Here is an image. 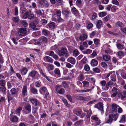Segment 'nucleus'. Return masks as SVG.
<instances>
[{
    "instance_id": "nucleus-1",
    "label": "nucleus",
    "mask_w": 126,
    "mask_h": 126,
    "mask_svg": "<svg viewBox=\"0 0 126 126\" xmlns=\"http://www.w3.org/2000/svg\"><path fill=\"white\" fill-rule=\"evenodd\" d=\"M119 115V114L117 113L110 114L109 116V118L105 119V123H106L111 124L113 121V118H114V121H116Z\"/></svg>"
},
{
    "instance_id": "nucleus-2",
    "label": "nucleus",
    "mask_w": 126,
    "mask_h": 126,
    "mask_svg": "<svg viewBox=\"0 0 126 126\" xmlns=\"http://www.w3.org/2000/svg\"><path fill=\"white\" fill-rule=\"evenodd\" d=\"M58 51V53L60 56H65L66 57L68 56V51L66 48L62 47L61 49L59 50Z\"/></svg>"
},
{
    "instance_id": "nucleus-3",
    "label": "nucleus",
    "mask_w": 126,
    "mask_h": 126,
    "mask_svg": "<svg viewBox=\"0 0 126 126\" xmlns=\"http://www.w3.org/2000/svg\"><path fill=\"white\" fill-rule=\"evenodd\" d=\"M38 74V73L36 71L33 70L29 73L28 77H30L34 79H38V78L37 76Z\"/></svg>"
},
{
    "instance_id": "nucleus-4",
    "label": "nucleus",
    "mask_w": 126,
    "mask_h": 126,
    "mask_svg": "<svg viewBox=\"0 0 126 126\" xmlns=\"http://www.w3.org/2000/svg\"><path fill=\"white\" fill-rule=\"evenodd\" d=\"M30 101L32 105L34 106H40L41 105V104L38 100L35 98L31 99H30Z\"/></svg>"
},
{
    "instance_id": "nucleus-5",
    "label": "nucleus",
    "mask_w": 126,
    "mask_h": 126,
    "mask_svg": "<svg viewBox=\"0 0 126 126\" xmlns=\"http://www.w3.org/2000/svg\"><path fill=\"white\" fill-rule=\"evenodd\" d=\"M13 112H11L9 116V118L10 121L13 123H16L17 122L18 120V117L16 116L13 115Z\"/></svg>"
},
{
    "instance_id": "nucleus-6",
    "label": "nucleus",
    "mask_w": 126,
    "mask_h": 126,
    "mask_svg": "<svg viewBox=\"0 0 126 126\" xmlns=\"http://www.w3.org/2000/svg\"><path fill=\"white\" fill-rule=\"evenodd\" d=\"M27 31L25 28H20L18 32V35L21 36H24L26 34Z\"/></svg>"
},
{
    "instance_id": "nucleus-7",
    "label": "nucleus",
    "mask_w": 126,
    "mask_h": 126,
    "mask_svg": "<svg viewBox=\"0 0 126 126\" xmlns=\"http://www.w3.org/2000/svg\"><path fill=\"white\" fill-rule=\"evenodd\" d=\"M28 87L26 85H24L22 89V97H24L28 95Z\"/></svg>"
},
{
    "instance_id": "nucleus-8",
    "label": "nucleus",
    "mask_w": 126,
    "mask_h": 126,
    "mask_svg": "<svg viewBox=\"0 0 126 126\" xmlns=\"http://www.w3.org/2000/svg\"><path fill=\"white\" fill-rule=\"evenodd\" d=\"M91 119L96 122L95 123V126L99 125L100 124L101 122L100 120L98 119L96 115H94L92 116L91 117Z\"/></svg>"
},
{
    "instance_id": "nucleus-9",
    "label": "nucleus",
    "mask_w": 126,
    "mask_h": 126,
    "mask_svg": "<svg viewBox=\"0 0 126 126\" xmlns=\"http://www.w3.org/2000/svg\"><path fill=\"white\" fill-rule=\"evenodd\" d=\"M62 14L66 18L68 17L71 14L70 11L67 10H63L62 11Z\"/></svg>"
},
{
    "instance_id": "nucleus-10",
    "label": "nucleus",
    "mask_w": 126,
    "mask_h": 126,
    "mask_svg": "<svg viewBox=\"0 0 126 126\" xmlns=\"http://www.w3.org/2000/svg\"><path fill=\"white\" fill-rule=\"evenodd\" d=\"M94 107L98 109L99 110L101 111H102L103 110V104L102 103L99 102L98 103L96 104L95 105Z\"/></svg>"
},
{
    "instance_id": "nucleus-11",
    "label": "nucleus",
    "mask_w": 126,
    "mask_h": 126,
    "mask_svg": "<svg viewBox=\"0 0 126 126\" xmlns=\"http://www.w3.org/2000/svg\"><path fill=\"white\" fill-rule=\"evenodd\" d=\"M113 82L111 81H110L106 83L105 87L104 88V90L106 91L108 90L109 88V87H110L112 85H113Z\"/></svg>"
},
{
    "instance_id": "nucleus-12",
    "label": "nucleus",
    "mask_w": 126,
    "mask_h": 126,
    "mask_svg": "<svg viewBox=\"0 0 126 126\" xmlns=\"http://www.w3.org/2000/svg\"><path fill=\"white\" fill-rule=\"evenodd\" d=\"M84 111L87 112L86 117L87 118H90L92 114V112L91 110H87L85 109H83Z\"/></svg>"
},
{
    "instance_id": "nucleus-13",
    "label": "nucleus",
    "mask_w": 126,
    "mask_h": 126,
    "mask_svg": "<svg viewBox=\"0 0 126 126\" xmlns=\"http://www.w3.org/2000/svg\"><path fill=\"white\" fill-rule=\"evenodd\" d=\"M30 91L31 93L33 94H38L37 90L34 87H31Z\"/></svg>"
},
{
    "instance_id": "nucleus-14",
    "label": "nucleus",
    "mask_w": 126,
    "mask_h": 126,
    "mask_svg": "<svg viewBox=\"0 0 126 126\" xmlns=\"http://www.w3.org/2000/svg\"><path fill=\"white\" fill-rule=\"evenodd\" d=\"M28 71V69L26 67H22L20 70L21 74L22 75L26 74Z\"/></svg>"
},
{
    "instance_id": "nucleus-15",
    "label": "nucleus",
    "mask_w": 126,
    "mask_h": 126,
    "mask_svg": "<svg viewBox=\"0 0 126 126\" xmlns=\"http://www.w3.org/2000/svg\"><path fill=\"white\" fill-rule=\"evenodd\" d=\"M119 106L114 103L111 105V110L113 112H116L117 111V108Z\"/></svg>"
},
{
    "instance_id": "nucleus-16",
    "label": "nucleus",
    "mask_w": 126,
    "mask_h": 126,
    "mask_svg": "<svg viewBox=\"0 0 126 126\" xmlns=\"http://www.w3.org/2000/svg\"><path fill=\"white\" fill-rule=\"evenodd\" d=\"M24 108L26 110L28 111L29 113L30 112L31 110V105L29 103H26L24 106Z\"/></svg>"
},
{
    "instance_id": "nucleus-17",
    "label": "nucleus",
    "mask_w": 126,
    "mask_h": 126,
    "mask_svg": "<svg viewBox=\"0 0 126 126\" xmlns=\"http://www.w3.org/2000/svg\"><path fill=\"white\" fill-rule=\"evenodd\" d=\"M90 64L92 66H95L97 65L98 62L96 59H93L91 61Z\"/></svg>"
},
{
    "instance_id": "nucleus-18",
    "label": "nucleus",
    "mask_w": 126,
    "mask_h": 126,
    "mask_svg": "<svg viewBox=\"0 0 126 126\" xmlns=\"http://www.w3.org/2000/svg\"><path fill=\"white\" fill-rule=\"evenodd\" d=\"M68 62L70 63L73 64H74L75 63L76 60L75 59L72 57H69L67 60Z\"/></svg>"
},
{
    "instance_id": "nucleus-19",
    "label": "nucleus",
    "mask_w": 126,
    "mask_h": 126,
    "mask_svg": "<svg viewBox=\"0 0 126 126\" xmlns=\"http://www.w3.org/2000/svg\"><path fill=\"white\" fill-rule=\"evenodd\" d=\"M7 96L8 98V102H9L13 99L14 97L12 95V94H10L9 90L7 91Z\"/></svg>"
},
{
    "instance_id": "nucleus-20",
    "label": "nucleus",
    "mask_w": 126,
    "mask_h": 126,
    "mask_svg": "<svg viewBox=\"0 0 126 126\" xmlns=\"http://www.w3.org/2000/svg\"><path fill=\"white\" fill-rule=\"evenodd\" d=\"M96 27L98 29H100L102 26L103 23L101 20H98L96 21Z\"/></svg>"
},
{
    "instance_id": "nucleus-21",
    "label": "nucleus",
    "mask_w": 126,
    "mask_h": 126,
    "mask_svg": "<svg viewBox=\"0 0 126 126\" xmlns=\"http://www.w3.org/2000/svg\"><path fill=\"white\" fill-rule=\"evenodd\" d=\"M87 34H82L79 37V39L80 40L84 41L87 38Z\"/></svg>"
},
{
    "instance_id": "nucleus-22",
    "label": "nucleus",
    "mask_w": 126,
    "mask_h": 126,
    "mask_svg": "<svg viewBox=\"0 0 126 126\" xmlns=\"http://www.w3.org/2000/svg\"><path fill=\"white\" fill-rule=\"evenodd\" d=\"M11 94L12 95H16L18 94V92L17 90L15 88H12L10 90Z\"/></svg>"
},
{
    "instance_id": "nucleus-23",
    "label": "nucleus",
    "mask_w": 126,
    "mask_h": 126,
    "mask_svg": "<svg viewBox=\"0 0 126 126\" xmlns=\"http://www.w3.org/2000/svg\"><path fill=\"white\" fill-rule=\"evenodd\" d=\"M39 41L44 43H46L47 41V38L44 36H42L40 37L38 39Z\"/></svg>"
},
{
    "instance_id": "nucleus-24",
    "label": "nucleus",
    "mask_w": 126,
    "mask_h": 126,
    "mask_svg": "<svg viewBox=\"0 0 126 126\" xmlns=\"http://www.w3.org/2000/svg\"><path fill=\"white\" fill-rule=\"evenodd\" d=\"M44 60H46L47 62L52 63L53 60L50 57L48 56H45L44 58Z\"/></svg>"
},
{
    "instance_id": "nucleus-25",
    "label": "nucleus",
    "mask_w": 126,
    "mask_h": 126,
    "mask_svg": "<svg viewBox=\"0 0 126 126\" xmlns=\"http://www.w3.org/2000/svg\"><path fill=\"white\" fill-rule=\"evenodd\" d=\"M116 25V26L121 28H122V27H123L125 26L124 24L122 22L119 21L117 22Z\"/></svg>"
},
{
    "instance_id": "nucleus-26",
    "label": "nucleus",
    "mask_w": 126,
    "mask_h": 126,
    "mask_svg": "<svg viewBox=\"0 0 126 126\" xmlns=\"http://www.w3.org/2000/svg\"><path fill=\"white\" fill-rule=\"evenodd\" d=\"M94 43L95 45L98 46L100 45V40L98 39L95 38L93 39Z\"/></svg>"
},
{
    "instance_id": "nucleus-27",
    "label": "nucleus",
    "mask_w": 126,
    "mask_h": 126,
    "mask_svg": "<svg viewBox=\"0 0 126 126\" xmlns=\"http://www.w3.org/2000/svg\"><path fill=\"white\" fill-rule=\"evenodd\" d=\"M80 53L79 52L77 49H74L73 52V56H74L75 57H76Z\"/></svg>"
},
{
    "instance_id": "nucleus-28",
    "label": "nucleus",
    "mask_w": 126,
    "mask_h": 126,
    "mask_svg": "<svg viewBox=\"0 0 126 126\" xmlns=\"http://www.w3.org/2000/svg\"><path fill=\"white\" fill-rule=\"evenodd\" d=\"M111 19V16L110 15H107L104 18V20L105 22H106L110 20Z\"/></svg>"
},
{
    "instance_id": "nucleus-29",
    "label": "nucleus",
    "mask_w": 126,
    "mask_h": 126,
    "mask_svg": "<svg viewBox=\"0 0 126 126\" xmlns=\"http://www.w3.org/2000/svg\"><path fill=\"white\" fill-rule=\"evenodd\" d=\"M92 52V50L89 49H87L85 50L82 51V53L85 54H90Z\"/></svg>"
},
{
    "instance_id": "nucleus-30",
    "label": "nucleus",
    "mask_w": 126,
    "mask_h": 126,
    "mask_svg": "<svg viewBox=\"0 0 126 126\" xmlns=\"http://www.w3.org/2000/svg\"><path fill=\"white\" fill-rule=\"evenodd\" d=\"M117 54L119 58L121 59L124 56V53L122 51H120L117 52Z\"/></svg>"
},
{
    "instance_id": "nucleus-31",
    "label": "nucleus",
    "mask_w": 126,
    "mask_h": 126,
    "mask_svg": "<svg viewBox=\"0 0 126 126\" xmlns=\"http://www.w3.org/2000/svg\"><path fill=\"white\" fill-rule=\"evenodd\" d=\"M116 45L117 48L120 50H122L124 49V46L120 43H117Z\"/></svg>"
},
{
    "instance_id": "nucleus-32",
    "label": "nucleus",
    "mask_w": 126,
    "mask_h": 126,
    "mask_svg": "<svg viewBox=\"0 0 126 126\" xmlns=\"http://www.w3.org/2000/svg\"><path fill=\"white\" fill-rule=\"evenodd\" d=\"M103 59L104 61H108L110 60V57L109 55H103Z\"/></svg>"
},
{
    "instance_id": "nucleus-33",
    "label": "nucleus",
    "mask_w": 126,
    "mask_h": 126,
    "mask_svg": "<svg viewBox=\"0 0 126 126\" xmlns=\"http://www.w3.org/2000/svg\"><path fill=\"white\" fill-rule=\"evenodd\" d=\"M76 98L77 99L79 100H81L83 101H86L87 100V98L86 97H83L78 95L76 96Z\"/></svg>"
},
{
    "instance_id": "nucleus-34",
    "label": "nucleus",
    "mask_w": 126,
    "mask_h": 126,
    "mask_svg": "<svg viewBox=\"0 0 126 126\" xmlns=\"http://www.w3.org/2000/svg\"><path fill=\"white\" fill-rule=\"evenodd\" d=\"M72 12L75 15H77L79 13V11L75 7H73L71 9Z\"/></svg>"
},
{
    "instance_id": "nucleus-35",
    "label": "nucleus",
    "mask_w": 126,
    "mask_h": 126,
    "mask_svg": "<svg viewBox=\"0 0 126 126\" xmlns=\"http://www.w3.org/2000/svg\"><path fill=\"white\" fill-rule=\"evenodd\" d=\"M62 100L64 105L67 107L68 108H69L70 107V105L68 103L67 101L65 99L63 98L62 99Z\"/></svg>"
},
{
    "instance_id": "nucleus-36",
    "label": "nucleus",
    "mask_w": 126,
    "mask_h": 126,
    "mask_svg": "<svg viewBox=\"0 0 126 126\" xmlns=\"http://www.w3.org/2000/svg\"><path fill=\"white\" fill-rule=\"evenodd\" d=\"M54 73L57 75L58 77H60L61 76V74L60 70L58 68L55 69L54 70Z\"/></svg>"
},
{
    "instance_id": "nucleus-37",
    "label": "nucleus",
    "mask_w": 126,
    "mask_h": 126,
    "mask_svg": "<svg viewBox=\"0 0 126 126\" xmlns=\"http://www.w3.org/2000/svg\"><path fill=\"white\" fill-rule=\"evenodd\" d=\"M49 28L50 29H54L55 26V23L53 22H51L49 23L48 25Z\"/></svg>"
},
{
    "instance_id": "nucleus-38",
    "label": "nucleus",
    "mask_w": 126,
    "mask_h": 126,
    "mask_svg": "<svg viewBox=\"0 0 126 126\" xmlns=\"http://www.w3.org/2000/svg\"><path fill=\"white\" fill-rule=\"evenodd\" d=\"M83 84V87L84 88L87 87L89 85V82L86 81H84L82 82Z\"/></svg>"
},
{
    "instance_id": "nucleus-39",
    "label": "nucleus",
    "mask_w": 126,
    "mask_h": 126,
    "mask_svg": "<svg viewBox=\"0 0 126 126\" xmlns=\"http://www.w3.org/2000/svg\"><path fill=\"white\" fill-rule=\"evenodd\" d=\"M126 122V117L125 115H122L119 121L120 123H124Z\"/></svg>"
},
{
    "instance_id": "nucleus-40",
    "label": "nucleus",
    "mask_w": 126,
    "mask_h": 126,
    "mask_svg": "<svg viewBox=\"0 0 126 126\" xmlns=\"http://www.w3.org/2000/svg\"><path fill=\"white\" fill-rule=\"evenodd\" d=\"M43 34L45 36H47L49 34V31L47 30L44 29L42 30Z\"/></svg>"
},
{
    "instance_id": "nucleus-41",
    "label": "nucleus",
    "mask_w": 126,
    "mask_h": 126,
    "mask_svg": "<svg viewBox=\"0 0 126 126\" xmlns=\"http://www.w3.org/2000/svg\"><path fill=\"white\" fill-rule=\"evenodd\" d=\"M87 62V59L86 57L85 56L84 57L81 61V63L83 64H85Z\"/></svg>"
},
{
    "instance_id": "nucleus-42",
    "label": "nucleus",
    "mask_w": 126,
    "mask_h": 126,
    "mask_svg": "<svg viewBox=\"0 0 126 126\" xmlns=\"http://www.w3.org/2000/svg\"><path fill=\"white\" fill-rule=\"evenodd\" d=\"M6 89L5 86H0V92H1L4 93L6 92Z\"/></svg>"
},
{
    "instance_id": "nucleus-43",
    "label": "nucleus",
    "mask_w": 126,
    "mask_h": 126,
    "mask_svg": "<svg viewBox=\"0 0 126 126\" xmlns=\"http://www.w3.org/2000/svg\"><path fill=\"white\" fill-rule=\"evenodd\" d=\"M110 81H112L115 82L116 81V76L115 75H111L110 76Z\"/></svg>"
},
{
    "instance_id": "nucleus-44",
    "label": "nucleus",
    "mask_w": 126,
    "mask_h": 126,
    "mask_svg": "<svg viewBox=\"0 0 126 126\" xmlns=\"http://www.w3.org/2000/svg\"><path fill=\"white\" fill-rule=\"evenodd\" d=\"M35 13L39 16H41L42 15V12L40 10L36 9L35 11Z\"/></svg>"
},
{
    "instance_id": "nucleus-45",
    "label": "nucleus",
    "mask_w": 126,
    "mask_h": 126,
    "mask_svg": "<svg viewBox=\"0 0 126 126\" xmlns=\"http://www.w3.org/2000/svg\"><path fill=\"white\" fill-rule=\"evenodd\" d=\"M33 22L35 23L36 27H40L41 26V25L39 24L40 23V22L38 20H34L33 21Z\"/></svg>"
},
{
    "instance_id": "nucleus-46",
    "label": "nucleus",
    "mask_w": 126,
    "mask_h": 126,
    "mask_svg": "<svg viewBox=\"0 0 126 126\" xmlns=\"http://www.w3.org/2000/svg\"><path fill=\"white\" fill-rule=\"evenodd\" d=\"M78 79L79 80L82 81L84 79V76L83 74H80L78 77Z\"/></svg>"
},
{
    "instance_id": "nucleus-47",
    "label": "nucleus",
    "mask_w": 126,
    "mask_h": 126,
    "mask_svg": "<svg viewBox=\"0 0 126 126\" xmlns=\"http://www.w3.org/2000/svg\"><path fill=\"white\" fill-rule=\"evenodd\" d=\"M74 113L78 116H80L82 113V111L81 110H75L74 111Z\"/></svg>"
},
{
    "instance_id": "nucleus-48",
    "label": "nucleus",
    "mask_w": 126,
    "mask_h": 126,
    "mask_svg": "<svg viewBox=\"0 0 126 126\" xmlns=\"http://www.w3.org/2000/svg\"><path fill=\"white\" fill-rule=\"evenodd\" d=\"M106 15L107 13L105 12H101L99 13V16L101 17L105 16Z\"/></svg>"
},
{
    "instance_id": "nucleus-49",
    "label": "nucleus",
    "mask_w": 126,
    "mask_h": 126,
    "mask_svg": "<svg viewBox=\"0 0 126 126\" xmlns=\"http://www.w3.org/2000/svg\"><path fill=\"white\" fill-rule=\"evenodd\" d=\"M30 25V27L32 28L33 30H35L36 29L35 28L36 27L33 22L31 23Z\"/></svg>"
},
{
    "instance_id": "nucleus-50",
    "label": "nucleus",
    "mask_w": 126,
    "mask_h": 126,
    "mask_svg": "<svg viewBox=\"0 0 126 126\" xmlns=\"http://www.w3.org/2000/svg\"><path fill=\"white\" fill-rule=\"evenodd\" d=\"M6 82L5 80H0V86H5Z\"/></svg>"
},
{
    "instance_id": "nucleus-51",
    "label": "nucleus",
    "mask_w": 126,
    "mask_h": 126,
    "mask_svg": "<svg viewBox=\"0 0 126 126\" xmlns=\"http://www.w3.org/2000/svg\"><path fill=\"white\" fill-rule=\"evenodd\" d=\"M97 17V14L95 13L94 12L93 13V15L92 17V20H94L96 19V18Z\"/></svg>"
},
{
    "instance_id": "nucleus-52",
    "label": "nucleus",
    "mask_w": 126,
    "mask_h": 126,
    "mask_svg": "<svg viewBox=\"0 0 126 126\" xmlns=\"http://www.w3.org/2000/svg\"><path fill=\"white\" fill-rule=\"evenodd\" d=\"M22 108L21 107H19L16 110V112L18 114V115H19L21 111L22 110Z\"/></svg>"
},
{
    "instance_id": "nucleus-53",
    "label": "nucleus",
    "mask_w": 126,
    "mask_h": 126,
    "mask_svg": "<svg viewBox=\"0 0 126 126\" xmlns=\"http://www.w3.org/2000/svg\"><path fill=\"white\" fill-rule=\"evenodd\" d=\"M42 91L44 93H46L47 91V88L45 87H41L40 89V91Z\"/></svg>"
},
{
    "instance_id": "nucleus-54",
    "label": "nucleus",
    "mask_w": 126,
    "mask_h": 126,
    "mask_svg": "<svg viewBox=\"0 0 126 126\" xmlns=\"http://www.w3.org/2000/svg\"><path fill=\"white\" fill-rule=\"evenodd\" d=\"M83 121L82 120H80L75 122L74 124V125L76 126H78L80 125L81 123Z\"/></svg>"
},
{
    "instance_id": "nucleus-55",
    "label": "nucleus",
    "mask_w": 126,
    "mask_h": 126,
    "mask_svg": "<svg viewBox=\"0 0 126 126\" xmlns=\"http://www.w3.org/2000/svg\"><path fill=\"white\" fill-rule=\"evenodd\" d=\"M100 84L101 85L102 87H104L105 86L106 83V81L104 80L101 81L100 82Z\"/></svg>"
},
{
    "instance_id": "nucleus-56",
    "label": "nucleus",
    "mask_w": 126,
    "mask_h": 126,
    "mask_svg": "<svg viewBox=\"0 0 126 126\" xmlns=\"http://www.w3.org/2000/svg\"><path fill=\"white\" fill-rule=\"evenodd\" d=\"M58 21L59 22H64L65 21L64 18H62L61 16L59 17L57 19Z\"/></svg>"
},
{
    "instance_id": "nucleus-57",
    "label": "nucleus",
    "mask_w": 126,
    "mask_h": 126,
    "mask_svg": "<svg viewBox=\"0 0 126 126\" xmlns=\"http://www.w3.org/2000/svg\"><path fill=\"white\" fill-rule=\"evenodd\" d=\"M58 93L61 94H63L64 93V90L63 88H61L57 92Z\"/></svg>"
},
{
    "instance_id": "nucleus-58",
    "label": "nucleus",
    "mask_w": 126,
    "mask_h": 126,
    "mask_svg": "<svg viewBox=\"0 0 126 126\" xmlns=\"http://www.w3.org/2000/svg\"><path fill=\"white\" fill-rule=\"evenodd\" d=\"M29 13L28 12H26L23 15L22 18L24 19H26L28 18Z\"/></svg>"
},
{
    "instance_id": "nucleus-59",
    "label": "nucleus",
    "mask_w": 126,
    "mask_h": 126,
    "mask_svg": "<svg viewBox=\"0 0 126 126\" xmlns=\"http://www.w3.org/2000/svg\"><path fill=\"white\" fill-rule=\"evenodd\" d=\"M93 71L94 72L96 73H99L100 72V70L99 68L97 67L94 68L93 69Z\"/></svg>"
},
{
    "instance_id": "nucleus-60",
    "label": "nucleus",
    "mask_w": 126,
    "mask_h": 126,
    "mask_svg": "<svg viewBox=\"0 0 126 126\" xmlns=\"http://www.w3.org/2000/svg\"><path fill=\"white\" fill-rule=\"evenodd\" d=\"M84 69L85 71H88L89 70L90 67L88 65L86 64L84 66Z\"/></svg>"
},
{
    "instance_id": "nucleus-61",
    "label": "nucleus",
    "mask_w": 126,
    "mask_h": 126,
    "mask_svg": "<svg viewBox=\"0 0 126 126\" xmlns=\"http://www.w3.org/2000/svg\"><path fill=\"white\" fill-rule=\"evenodd\" d=\"M38 108L36 107L35 108H32V113L34 115H35L37 112V110L38 109Z\"/></svg>"
},
{
    "instance_id": "nucleus-62",
    "label": "nucleus",
    "mask_w": 126,
    "mask_h": 126,
    "mask_svg": "<svg viewBox=\"0 0 126 126\" xmlns=\"http://www.w3.org/2000/svg\"><path fill=\"white\" fill-rule=\"evenodd\" d=\"M16 75L19 79L21 80L22 82H23V80L22 77L21 75L19 73H16Z\"/></svg>"
},
{
    "instance_id": "nucleus-63",
    "label": "nucleus",
    "mask_w": 126,
    "mask_h": 126,
    "mask_svg": "<svg viewBox=\"0 0 126 126\" xmlns=\"http://www.w3.org/2000/svg\"><path fill=\"white\" fill-rule=\"evenodd\" d=\"M28 18L30 19H33L34 18V15L33 14H30L29 15Z\"/></svg>"
},
{
    "instance_id": "nucleus-64",
    "label": "nucleus",
    "mask_w": 126,
    "mask_h": 126,
    "mask_svg": "<svg viewBox=\"0 0 126 126\" xmlns=\"http://www.w3.org/2000/svg\"><path fill=\"white\" fill-rule=\"evenodd\" d=\"M112 3L113 4L117 6H118L119 5V3L117 0H112Z\"/></svg>"
}]
</instances>
